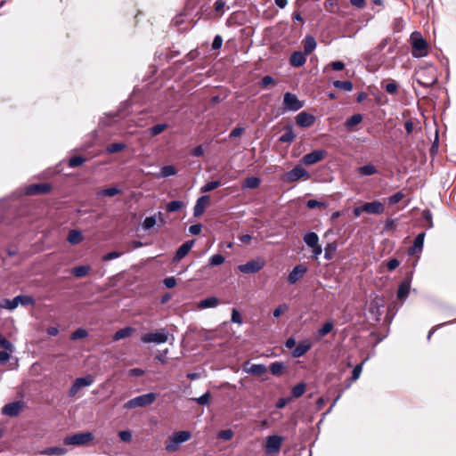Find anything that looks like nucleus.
Wrapping results in <instances>:
<instances>
[{
	"instance_id": "obj_13",
	"label": "nucleus",
	"mask_w": 456,
	"mask_h": 456,
	"mask_svg": "<svg viewBox=\"0 0 456 456\" xmlns=\"http://www.w3.org/2000/svg\"><path fill=\"white\" fill-rule=\"evenodd\" d=\"M23 406V403L20 401L12 402L10 403L5 404L2 408V414L15 417L19 415Z\"/></svg>"
},
{
	"instance_id": "obj_52",
	"label": "nucleus",
	"mask_w": 456,
	"mask_h": 456,
	"mask_svg": "<svg viewBox=\"0 0 456 456\" xmlns=\"http://www.w3.org/2000/svg\"><path fill=\"white\" fill-rule=\"evenodd\" d=\"M334 328V324L332 322H325L322 327L318 330L320 336L323 337L330 333Z\"/></svg>"
},
{
	"instance_id": "obj_12",
	"label": "nucleus",
	"mask_w": 456,
	"mask_h": 456,
	"mask_svg": "<svg viewBox=\"0 0 456 456\" xmlns=\"http://www.w3.org/2000/svg\"><path fill=\"white\" fill-rule=\"evenodd\" d=\"M307 272V267L304 265H296L292 271L289 273L287 281L289 284L297 283Z\"/></svg>"
},
{
	"instance_id": "obj_33",
	"label": "nucleus",
	"mask_w": 456,
	"mask_h": 456,
	"mask_svg": "<svg viewBox=\"0 0 456 456\" xmlns=\"http://www.w3.org/2000/svg\"><path fill=\"white\" fill-rule=\"evenodd\" d=\"M423 71H420L418 73V77L416 78V81L419 85H420L421 86L423 87H431L436 82V77H431V78H424L423 77Z\"/></svg>"
},
{
	"instance_id": "obj_32",
	"label": "nucleus",
	"mask_w": 456,
	"mask_h": 456,
	"mask_svg": "<svg viewBox=\"0 0 456 456\" xmlns=\"http://www.w3.org/2000/svg\"><path fill=\"white\" fill-rule=\"evenodd\" d=\"M67 240L73 245L78 244L83 240V234L79 230H71L69 232Z\"/></svg>"
},
{
	"instance_id": "obj_49",
	"label": "nucleus",
	"mask_w": 456,
	"mask_h": 456,
	"mask_svg": "<svg viewBox=\"0 0 456 456\" xmlns=\"http://www.w3.org/2000/svg\"><path fill=\"white\" fill-rule=\"evenodd\" d=\"M336 249L337 245L335 243H329L324 248V257L328 260L331 259Z\"/></svg>"
},
{
	"instance_id": "obj_11",
	"label": "nucleus",
	"mask_w": 456,
	"mask_h": 456,
	"mask_svg": "<svg viewBox=\"0 0 456 456\" xmlns=\"http://www.w3.org/2000/svg\"><path fill=\"white\" fill-rule=\"evenodd\" d=\"M326 154L324 150H315L304 155L301 161L305 165H314L322 160Z\"/></svg>"
},
{
	"instance_id": "obj_21",
	"label": "nucleus",
	"mask_w": 456,
	"mask_h": 456,
	"mask_svg": "<svg viewBox=\"0 0 456 456\" xmlns=\"http://www.w3.org/2000/svg\"><path fill=\"white\" fill-rule=\"evenodd\" d=\"M363 117L362 114H354L344 123V126L347 132H353L355 130L354 126L359 125Z\"/></svg>"
},
{
	"instance_id": "obj_54",
	"label": "nucleus",
	"mask_w": 456,
	"mask_h": 456,
	"mask_svg": "<svg viewBox=\"0 0 456 456\" xmlns=\"http://www.w3.org/2000/svg\"><path fill=\"white\" fill-rule=\"evenodd\" d=\"M35 303L34 299L30 296L27 295H19V305H29Z\"/></svg>"
},
{
	"instance_id": "obj_10",
	"label": "nucleus",
	"mask_w": 456,
	"mask_h": 456,
	"mask_svg": "<svg viewBox=\"0 0 456 456\" xmlns=\"http://www.w3.org/2000/svg\"><path fill=\"white\" fill-rule=\"evenodd\" d=\"M284 109L291 111L300 110L304 104L298 100L296 94L286 93L283 96Z\"/></svg>"
},
{
	"instance_id": "obj_36",
	"label": "nucleus",
	"mask_w": 456,
	"mask_h": 456,
	"mask_svg": "<svg viewBox=\"0 0 456 456\" xmlns=\"http://www.w3.org/2000/svg\"><path fill=\"white\" fill-rule=\"evenodd\" d=\"M184 207V203L182 200H172L166 206L167 212H178Z\"/></svg>"
},
{
	"instance_id": "obj_57",
	"label": "nucleus",
	"mask_w": 456,
	"mask_h": 456,
	"mask_svg": "<svg viewBox=\"0 0 456 456\" xmlns=\"http://www.w3.org/2000/svg\"><path fill=\"white\" fill-rule=\"evenodd\" d=\"M362 364H363V362H362L360 364H357L353 369L352 377H351L353 381H355V380H357L359 379V377H360V375L362 373Z\"/></svg>"
},
{
	"instance_id": "obj_62",
	"label": "nucleus",
	"mask_w": 456,
	"mask_h": 456,
	"mask_svg": "<svg viewBox=\"0 0 456 456\" xmlns=\"http://www.w3.org/2000/svg\"><path fill=\"white\" fill-rule=\"evenodd\" d=\"M272 84H274V80H273V78L271 76H269V75L265 76V77L261 79V81H260V83H259L260 86H262V87H264V88L267 87L268 86H270V85H272Z\"/></svg>"
},
{
	"instance_id": "obj_26",
	"label": "nucleus",
	"mask_w": 456,
	"mask_h": 456,
	"mask_svg": "<svg viewBox=\"0 0 456 456\" xmlns=\"http://www.w3.org/2000/svg\"><path fill=\"white\" fill-rule=\"evenodd\" d=\"M311 348V344L308 341L299 343L292 351L293 357L303 356Z\"/></svg>"
},
{
	"instance_id": "obj_5",
	"label": "nucleus",
	"mask_w": 456,
	"mask_h": 456,
	"mask_svg": "<svg viewBox=\"0 0 456 456\" xmlns=\"http://www.w3.org/2000/svg\"><path fill=\"white\" fill-rule=\"evenodd\" d=\"M94 439L91 432L77 433L72 436H66L63 440L66 445H84Z\"/></svg>"
},
{
	"instance_id": "obj_27",
	"label": "nucleus",
	"mask_w": 456,
	"mask_h": 456,
	"mask_svg": "<svg viewBox=\"0 0 456 456\" xmlns=\"http://www.w3.org/2000/svg\"><path fill=\"white\" fill-rule=\"evenodd\" d=\"M243 370L251 375L261 376L267 371V368L265 364H252L249 368L245 369Z\"/></svg>"
},
{
	"instance_id": "obj_28",
	"label": "nucleus",
	"mask_w": 456,
	"mask_h": 456,
	"mask_svg": "<svg viewBox=\"0 0 456 456\" xmlns=\"http://www.w3.org/2000/svg\"><path fill=\"white\" fill-rule=\"evenodd\" d=\"M269 370L273 376L280 377L284 373L286 365L282 362H274L270 364Z\"/></svg>"
},
{
	"instance_id": "obj_35",
	"label": "nucleus",
	"mask_w": 456,
	"mask_h": 456,
	"mask_svg": "<svg viewBox=\"0 0 456 456\" xmlns=\"http://www.w3.org/2000/svg\"><path fill=\"white\" fill-rule=\"evenodd\" d=\"M66 452H67V450L63 447H48V448H45L42 452V454L49 455V456H53V455L62 456V455L66 454Z\"/></svg>"
},
{
	"instance_id": "obj_43",
	"label": "nucleus",
	"mask_w": 456,
	"mask_h": 456,
	"mask_svg": "<svg viewBox=\"0 0 456 456\" xmlns=\"http://www.w3.org/2000/svg\"><path fill=\"white\" fill-rule=\"evenodd\" d=\"M86 162V159L82 156H74L69 159V167H77L83 165Z\"/></svg>"
},
{
	"instance_id": "obj_61",
	"label": "nucleus",
	"mask_w": 456,
	"mask_h": 456,
	"mask_svg": "<svg viewBox=\"0 0 456 456\" xmlns=\"http://www.w3.org/2000/svg\"><path fill=\"white\" fill-rule=\"evenodd\" d=\"M120 256H121L120 252L111 251V252L105 254L102 256V260L103 261H110V260L116 259V258H118Z\"/></svg>"
},
{
	"instance_id": "obj_24",
	"label": "nucleus",
	"mask_w": 456,
	"mask_h": 456,
	"mask_svg": "<svg viewBox=\"0 0 456 456\" xmlns=\"http://www.w3.org/2000/svg\"><path fill=\"white\" fill-rule=\"evenodd\" d=\"M284 129L285 133L279 138V142L291 143L296 139V134L293 131V126L287 125Z\"/></svg>"
},
{
	"instance_id": "obj_19",
	"label": "nucleus",
	"mask_w": 456,
	"mask_h": 456,
	"mask_svg": "<svg viewBox=\"0 0 456 456\" xmlns=\"http://www.w3.org/2000/svg\"><path fill=\"white\" fill-rule=\"evenodd\" d=\"M425 236V232H420L415 237L412 246L409 248L410 255L419 254L422 252Z\"/></svg>"
},
{
	"instance_id": "obj_14",
	"label": "nucleus",
	"mask_w": 456,
	"mask_h": 456,
	"mask_svg": "<svg viewBox=\"0 0 456 456\" xmlns=\"http://www.w3.org/2000/svg\"><path fill=\"white\" fill-rule=\"evenodd\" d=\"M362 209L368 214L380 215L384 212L385 207L380 201L374 200L364 203Z\"/></svg>"
},
{
	"instance_id": "obj_37",
	"label": "nucleus",
	"mask_w": 456,
	"mask_h": 456,
	"mask_svg": "<svg viewBox=\"0 0 456 456\" xmlns=\"http://www.w3.org/2000/svg\"><path fill=\"white\" fill-rule=\"evenodd\" d=\"M359 174L364 176H369L376 174L378 172L377 167L372 164H368L362 166L358 168Z\"/></svg>"
},
{
	"instance_id": "obj_39",
	"label": "nucleus",
	"mask_w": 456,
	"mask_h": 456,
	"mask_svg": "<svg viewBox=\"0 0 456 456\" xmlns=\"http://www.w3.org/2000/svg\"><path fill=\"white\" fill-rule=\"evenodd\" d=\"M120 193H121V190L116 186H113V187H110V188H106V189L99 191L97 192V196H99V197H101V196L114 197Z\"/></svg>"
},
{
	"instance_id": "obj_40",
	"label": "nucleus",
	"mask_w": 456,
	"mask_h": 456,
	"mask_svg": "<svg viewBox=\"0 0 456 456\" xmlns=\"http://www.w3.org/2000/svg\"><path fill=\"white\" fill-rule=\"evenodd\" d=\"M333 86L337 89L343 90L346 92H351L353 90V84L349 80H346V81L336 80L333 82Z\"/></svg>"
},
{
	"instance_id": "obj_7",
	"label": "nucleus",
	"mask_w": 456,
	"mask_h": 456,
	"mask_svg": "<svg viewBox=\"0 0 456 456\" xmlns=\"http://www.w3.org/2000/svg\"><path fill=\"white\" fill-rule=\"evenodd\" d=\"M93 383H94V378L91 375H87L86 377H81V378H77L69 389V392H68L69 396L74 397L81 387H89Z\"/></svg>"
},
{
	"instance_id": "obj_47",
	"label": "nucleus",
	"mask_w": 456,
	"mask_h": 456,
	"mask_svg": "<svg viewBox=\"0 0 456 456\" xmlns=\"http://www.w3.org/2000/svg\"><path fill=\"white\" fill-rule=\"evenodd\" d=\"M157 224L156 216H147L142 223V228L144 230H150Z\"/></svg>"
},
{
	"instance_id": "obj_55",
	"label": "nucleus",
	"mask_w": 456,
	"mask_h": 456,
	"mask_svg": "<svg viewBox=\"0 0 456 456\" xmlns=\"http://www.w3.org/2000/svg\"><path fill=\"white\" fill-rule=\"evenodd\" d=\"M218 438L229 441L233 437V431L232 429H224L218 433Z\"/></svg>"
},
{
	"instance_id": "obj_6",
	"label": "nucleus",
	"mask_w": 456,
	"mask_h": 456,
	"mask_svg": "<svg viewBox=\"0 0 456 456\" xmlns=\"http://www.w3.org/2000/svg\"><path fill=\"white\" fill-rule=\"evenodd\" d=\"M168 339V333L165 329H161L157 332H151L142 336L141 340L145 344L155 343L163 344Z\"/></svg>"
},
{
	"instance_id": "obj_1",
	"label": "nucleus",
	"mask_w": 456,
	"mask_h": 456,
	"mask_svg": "<svg viewBox=\"0 0 456 456\" xmlns=\"http://www.w3.org/2000/svg\"><path fill=\"white\" fill-rule=\"evenodd\" d=\"M411 45V54L415 58H421L428 55V44L420 33L414 31L410 37Z\"/></svg>"
},
{
	"instance_id": "obj_23",
	"label": "nucleus",
	"mask_w": 456,
	"mask_h": 456,
	"mask_svg": "<svg viewBox=\"0 0 456 456\" xmlns=\"http://www.w3.org/2000/svg\"><path fill=\"white\" fill-rule=\"evenodd\" d=\"M219 305V299L216 297H209L200 300L198 304V308L207 309L214 308Z\"/></svg>"
},
{
	"instance_id": "obj_22",
	"label": "nucleus",
	"mask_w": 456,
	"mask_h": 456,
	"mask_svg": "<svg viewBox=\"0 0 456 456\" xmlns=\"http://www.w3.org/2000/svg\"><path fill=\"white\" fill-rule=\"evenodd\" d=\"M410 289H411V279L407 278L399 284L398 290H397L398 299L404 300L408 297Z\"/></svg>"
},
{
	"instance_id": "obj_34",
	"label": "nucleus",
	"mask_w": 456,
	"mask_h": 456,
	"mask_svg": "<svg viewBox=\"0 0 456 456\" xmlns=\"http://www.w3.org/2000/svg\"><path fill=\"white\" fill-rule=\"evenodd\" d=\"M19 305V296H16L12 299H4L0 303V307L8 309V310H14Z\"/></svg>"
},
{
	"instance_id": "obj_4",
	"label": "nucleus",
	"mask_w": 456,
	"mask_h": 456,
	"mask_svg": "<svg viewBox=\"0 0 456 456\" xmlns=\"http://www.w3.org/2000/svg\"><path fill=\"white\" fill-rule=\"evenodd\" d=\"M283 437L278 435L268 436L265 439V452L269 455L277 454L282 445Z\"/></svg>"
},
{
	"instance_id": "obj_25",
	"label": "nucleus",
	"mask_w": 456,
	"mask_h": 456,
	"mask_svg": "<svg viewBox=\"0 0 456 456\" xmlns=\"http://www.w3.org/2000/svg\"><path fill=\"white\" fill-rule=\"evenodd\" d=\"M304 53L309 55L317 45L316 40L313 36H305L303 40Z\"/></svg>"
},
{
	"instance_id": "obj_56",
	"label": "nucleus",
	"mask_w": 456,
	"mask_h": 456,
	"mask_svg": "<svg viewBox=\"0 0 456 456\" xmlns=\"http://www.w3.org/2000/svg\"><path fill=\"white\" fill-rule=\"evenodd\" d=\"M118 437L126 443L132 441V433L129 430H122L118 432Z\"/></svg>"
},
{
	"instance_id": "obj_44",
	"label": "nucleus",
	"mask_w": 456,
	"mask_h": 456,
	"mask_svg": "<svg viewBox=\"0 0 456 456\" xmlns=\"http://www.w3.org/2000/svg\"><path fill=\"white\" fill-rule=\"evenodd\" d=\"M221 182L220 181H211V182H208L205 185H203L201 188H200V191L201 192H208L210 191H213L218 187L221 186Z\"/></svg>"
},
{
	"instance_id": "obj_59",
	"label": "nucleus",
	"mask_w": 456,
	"mask_h": 456,
	"mask_svg": "<svg viewBox=\"0 0 456 456\" xmlns=\"http://www.w3.org/2000/svg\"><path fill=\"white\" fill-rule=\"evenodd\" d=\"M404 194L402 191H398L388 198L389 204H396L403 200Z\"/></svg>"
},
{
	"instance_id": "obj_2",
	"label": "nucleus",
	"mask_w": 456,
	"mask_h": 456,
	"mask_svg": "<svg viewBox=\"0 0 456 456\" xmlns=\"http://www.w3.org/2000/svg\"><path fill=\"white\" fill-rule=\"evenodd\" d=\"M156 393H147L128 400L125 404L126 409H134L136 407H146L152 404L157 399Z\"/></svg>"
},
{
	"instance_id": "obj_63",
	"label": "nucleus",
	"mask_w": 456,
	"mask_h": 456,
	"mask_svg": "<svg viewBox=\"0 0 456 456\" xmlns=\"http://www.w3.org/2000/svg\"><path fill=\"white\" fill-rule=\"evenodd\" d=\"M223 38L220 35H216L212 42V49L218 50L222 47Z\"/></svg>"
},
{
	"instance_id": "obj_60",
	"label": "nucleus",
	"mask_w": 456,
	"mask_h": 456,
	"mask_svg": "<svg viewBox=\"0 0 456 456\" xmlns=\"http://www.w3.org/2000/svg\"><path fill=\"white\" fill-rule=\"evenodd\" d=\"M231 321L233 323H237V324H240V325L242 323V318H241L239 311L236 308H233L232 311Z\"/></svg>"
},
{
	"instance_id": "obj_64",
	"label": "nucleus",
	"mask_w": 456,
	"mask_h": 456,
	"mask_svg": "<svg viewBox=\"0 0 456 456\" xmlns=\"http://www.w3.org/2000/svg\"><path fill=\"white\" fill-rule=\"evenodd\" d=\"M291 400V397H281L279 398L276 402L275 407L278 409H281L285 407Z\"/></svg>"
},
{
	"instance_id": "obj_8",
	"label": "nucleus",
	"mask_w": 456,
	"mask_h": 456,
	"mask_svg": "<svg viewBox=\"0 0 456 456\" xmlns=\"http://www.w3.org/2000/svg\"><path fill=\"white\" fill-rule=\"evenodd\" d=\"M308 172L301 166H296L291 170L284 174L283 180L287 183H293L301 178L307 179Z\"/></svg>"
},
{
	"instance_id": "obj_31",
	"label": "nucleus",
	"mask_w": 456,
	"mask_h": 456,
	"mask_svg": "<svg viewBox=\"0 0 456 456\" xmlns=\"http://www.w3.org/2000/svg\"><path fill=\"white\" fill-rule=\"evenodd\" d=\"M134 330L132 327H126V328L120 329V330H117L112 335V339L114 341H118V340L126 338L131 336L132 333L134 332Z\"/></svg>"
},
{
	"instance_id": "obj_50",
	"label": "nucleus",
	"mask_w": 456,
	"mask_h": 456,
	"mask_svg": "<svg viewBox=\"0 0 456 456\" xmlns=\"http://www.w3.org/2000/svg\"><path fill=\"white\" fill-rule=\"evenodd\" d=\"M167 127V125L165 123L158 124L156 126H153L150 128L149 132L151 135L155 136L162 133L166 128Z\"/></svg>"
},
{
	"instance_id": "obj_16",
	"label": "nucleus",
	"mask_w": 456,
	"mask_h": 456,
	"mask_svg": "<svg viewBox=\"0 0 456 456\" xmlns=\"http://www.w3.org/2000/svg\"><path fill=\"white\" fill-rule=\"evenodd\" d=\"M51 185L49 183H37L31 184L26 188L27 195H35L39 193H48L51 191Z\"/></svg>"
},
{
	"instance_id": "obj_9",
	"label": "nucleus",
	"mask_w": 456,
	"mask_h": 456,
	"mask_svg": "<svg viewBox=\"0 0 456 456\" xmlns=\"http://www.w3.org/2000/svg\"><path fill=\"white\" fill-rule=\"evenodd\" d=\"M265 260L262 258L253 259L244 265H240L238 269L243 273H256L265 266Z\"/></svg>"
},
{
	"instance_id": "obj_58",
	"label": "nucleus",
	"mask_w": 456,
	"mask_h": 456,
	"mask_svg": "<svg viewBox=\"0 0 456 456\" xmlns=\"http://www.w3.org/2000/svg\"><path fill=\"white\" fill-rule=\"evenodd\" d=\"M209 398H210V393L207 392V393L203 394L201 396H200L198 398H194L193 400H195L200 405H206L209 403Z\"/></svg>"
},
{
	"instance_id": "obj_48",
	"label": "nucleus",
	"mask_w": 456,
	"mask_h": 456,
	"mask_svg": "<svg viewBox=\"0 0 456 456\" xmlns=\"http://www.w3.org/2000/svg\"><path fill=\"white\" fill-rule=\"evenodd\" d=\"M224 261H225V258L223 255L216 254L209 258V265H211V266L220 265L224 264Z\"/></svg>"
},
{
	"instance_id": "obj_41",
	"label": "nucleus",
	"mask_w": 456,
	"mask_h": 456,
	"mask_svg": "<svg viewBox=\"0 0 456 456\" xmlns=\"http://www.w3.org/2000/svg\"><path fill=\"white\" fill-rule=\"evenodd\" d=\"M126 147V145L123 142H115V143H110L109 144L105 151L108 154H113V153H116V152H119L123 150H125Z\"/></svg>"
},
{
	"instance_id": "obj_18",
	"label": "nucleus",
	"mask_w": 456,
	"mask_h": 456,
	"mask_svg": "<svg viewBox=\"0 0 456 456\" xmlns=\"http://www.w3.org/2000/svg\"><path fill=\"white\" fill-rule=\"evenodd\" d=\"M306 56L305 53L301 51L294 52L289 58V64L294 68H299L305 65L306 61Z\"/></svg>"
},
{
	"instance_id": "obj_51",
	"label": "nucleus",
	"mask_w": 456,
	"mask_h": 456,
	"mask_svg": "<svg viewBox=\"0 0 456 456\" xmlns=\"http://www.w3.org/2000/svg\"><path fill=\"white\" fill-rule=\"evenodd\" d=\"M160 173L163 177H168L171 175H175L176 174V170L173 166L167 165V166H164L161 168Z\"/></svg>"
},
{
	"instance_id": "obj_20",
	"label": "nucleus",
	"mask_w": 456,
	"mask_h": 456,
	"mask_svg": "<svg viewBox=\"0 0 456 456\" xmlns=\"http://www.w3.org/2000/svg\"><path fill=\"white\" fill-rule=\"evenodd\" d=\"M210 198L208 195H203L200 197L193 208V216H199L203 214L206 206L209 203Z\"/></svg>"
},
{
	"instance_id": "obj_30",
	"label": "nucleus",
	"mask_w": 456,
	"mask_h": 456,
	"mask_svg": "<svg viewBox=\"0 0 456 456\" xmlns=\"http://www.w3.org/2000/svg\"><path fill=\"white\" fill-rule=\"evenodd\" d=\"M261 183L260 178L256 176H248L242 183V189H256Z\"/></svg>"
},
{
	"instance_id": "obj_53",
	"label": "nucleus",
	"mask_w": 456,
	"mask_h": 456,
	"mask_svg": "<svg viewBox=\"0 0 456 456\" xmlns=\"http://www.w3.org/2000/svg\"><path fill=\"white\" fill-rule=\"evenodd\" d=\"M422 217L428 222L427 228L431 229L434 226L432 213L429 209L426 208L422 211Z\"/></svg>"
},
{
	"instance_id": "obj_45",
	"label": "nucleus",
	"mask_w": 456,
	"mask_h": 456,
	"mask_svg": "<svg viewBox=\"0 0 456 456\" xmlns=\"http://www.w3.org/2000/svg\"><path fill=\"white\" fill-rule=\"evenodd\" d=\"M0 346L10 353H12L14 350L13 345L2 334H0Z\"/></svg>"
},
{
	"instance_id": "obj_15",
	"label": "nucleus",
	"mask_w": 456,
	"mask_h": 456,
	"mask_svg": "<svg viewBox=\"0 0 456 456\" xmlns=\"http://www.w3.org/2000/svg\"><path fill=\"white\" fill-rule=\"evenodd\" d=\"M314 121L315 117L305 111L298 113L296 117V122L301 127H309L314 123Z\"/></svg>"
},
{
	"instance_id": "obj_29",
	"label": "nucleus",
	"mask_w": 456,
	"mask_h": 456,
	"mask_svg": "<svg viewBox=\"0 0 456 456\" xmlns=\"http://www.w3.org/2000/svg\"><path fill=\"white\" fill-rule=\"evenodd\" d=\"M303 240L309 248H314L319 244V237L314 232H309L303 236Z\"/></svg>"
},
{
	"instance_id": "obj_3",
	"label": "nucleus",
	"mask_w": 456,
	"mask_h": 456,
	"mask_svg": "<svg viewBox=\"0 0 456 456\" xmlns=\"http://www.w3.org/2000/svg\"><path fill=\"white\" fill-rule=\"evenodd\" d=\"M191 437V433L190 431L183 430L175 432L170 436L169 442L166 445V450L168 452H175L178 450L181 444L187 442Z\"/></svg>"
},
{
	"instance_id": "obj_42",
	"label": "nucleus",
	"mask_w": 456,
	"mask_h": 456,
	"mask_svg": "<svg viewBox=\"0 0 456 456\" xmlns=\"http://www.w3.org/2000/svg\"><path fill=\"white\" fill-rule=\"evenodd\" d=\"M305 391V385L304 383H299V384L296 385L295 387H293V388L291 390V395L293 397L298 398L304 395Z\"/></svg>"
},
{
	"instance_id": "obj_46",
	"label": "nucleus",
	"mask_w": 456,
	"mask_h": 456,
	"mask_svg": "<svg viewBox=\"0 0 456 456\" xmlns=\"http://www.w3.org/2000/svg\"><path fill=\"white\" fill-rule=\"evenodd\" d=\"M88 335V332L86 330L83 328L77 329L74 332L71 333L70 339L71 340H77L80 338H85Z\"/></svg>"
},
{
	"instance_id": "obj_17",
	"label": "nucleus",
	"mask_w": 456,
	"mask_h": 456,
	"mask_svg": "<svg viewBox=\"0 0 456 456\" xmlns=\"http://www.w3.org/2000/svg\"><path fill=\"white\" fill-rule=\"evenodd\" d=\"M194 243H195L194 240H187L184 243H183L176 250L175 255L174 256V260L179 261V260L183 259L189 253V251L192 248Z\"/></svg>"
},
{
	"instance_id": "obj_38",
	"label": "nucleus",
	"mask_w": 456,
	"mask_h": 456,
	"mask_svg": "<svg viewBox=\"0 0 456 456\" xmlns=\"http://www.w3.org/2000/svg\"><path fill=\"white\" fill-rule=\"evenodd\" d=\"M90 269L89 265H78L71 270V273L76 277L81 278L86 276Z\"/></svg>"
}]
</instances>
